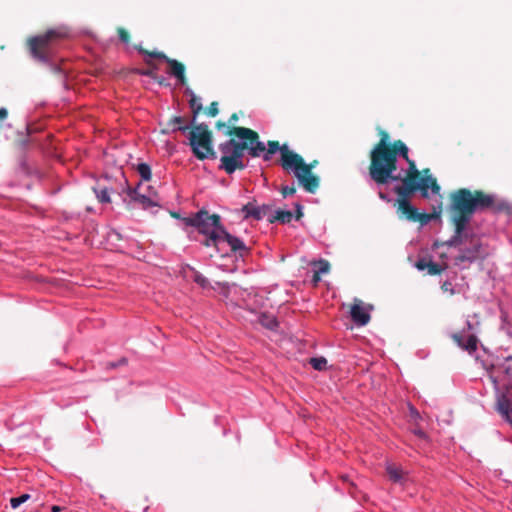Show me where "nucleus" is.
Here are the masks:
<instances>
[{"label":"nucleus","mask_w":512,"mask_h":512,"mask_svg":"<svg viewBox=\"0 0 512 512\" xmlns=\"http://www.w3.org/2000/svg\"><path fill=\"white\" fill-rule=\"evenodd\" d=\"M452 339L459 347L469 352L475 351L477 348V338L474 335L464 336L461 333H454Z\"/></svg>","instance_id":"obj_18"},{"label":"nucleus","mask_w":512,"mask_h":512,"mask_svg":"<svg viewBox=\"0 0 512 512\" xmlns=\"http://www.w3.org/2000/svg\"><path fill=\"white\" fill-rule=\"evenodd\" d=\"M216 127L218 129H222V128H226L227 129L228 126H227V124L225 122H222L221 120H219V121L216 122Z\"/></svg>","instance_id":"obj_41"},{"label":"nucleus","mask_w":512,"mask_h":512,"mask_svg":"<svg viewBox=\"0 0 512 512\" xmlns=\"http://www.w3.org/2000/svg\"><path fill=\"white\" fill-rule=\"evenodd\" d=\"M194 281L199 284L201 287L203 288H206L209 284L208 280L206 277H204L202 274H200L199 272H195L194 273V277H193Z\"/></svg>","instance_id":"obj_33"},{"label":"nucleus","mask_w":512,"mask_h":512,"mask_svg":"<svg viewBox=\"0 0 512 512\" xmlns=\"http://www.w3.org/2000/svg\"><path fill=\"white\" fill-rule=\"evenodd\" d=\"M394 191L398 195L397 213L400 218L406 219L410 222H418L421 225H426L431 220L440 217L441 207H439L438 210L434 209L432 213H421L413 207L409 199L415 192H409L407 195H404L399 191V188H394Z\"/></svg>","instance_id":"obj_8"},{"label":"nucleus","mask_w":512,"mask_h":512,"mask_svg":"<svg viewBox=\"0 0 512 512\" xmlns=\"http://www.w3.org/2000/svg\"><path fill=\"white\" fill-rule=\"evenodd\" d=\"M126 362L125 359H122L120 363L124 364Z\"/></svg>","instance_id":"obj_50"},{"label":"nucleus","mask_w":512,"mask_h":512,"mask_svg":"<svg viewBox=\"0 0 512 512\" xmlns=\"http://www.w3.org/2000/svg\"><path fill=\"white\" fill-rule=\"evenodd\" d=\"M65 36V32L58 29H51L44 34L29 38L27 45L31 55L35 59L46 62L49 58L52 43L55 40L64 38Z\"/></svg>","instance_id":"obj_9"},{"label":"nucleus","mask_w":512,"mask_h":512,"mask_svg":"<svg viewBox=\"0 0 512 512\" xmlns=\"http://www.w3.org/2000/svg\"><path fill=\"white\" fill-rule=\"evenodd\" d=\"M137 171L140 174L141 178L145 181H149L151 179V168L146 163H140L137 166Z\"/></svg>","instance_id":"obj_28"},{"label":"nucleus","mask_w":512,"mask_h":512,"mask_svg":"<svg viewBox=\"0 0 512 512\" xmlns=\"http://www.w3.org/2000/svg\"><path fill=\"white\" fill-rule=\"evenodd\" d=\"M191 125L188 126L185 124V119L181 116H173L166 123L165 127L161 130L163 134H168L170 132L182 131L186 132L190 130Z\"/></svg>","instance_id":"obj_17"},{"label":"nucleus","mask_w":512,"mask_h":512,"mask_svg":"<svg viewBox=\"0 0 512 512\" xmlns=\"http://www.w3.org/2000/svg\"><path fill=\"white\" fill-rule=\"evenodd\" d=\"M411 411H412V414H414L415 416H418V412L416 410H414L413 408H411Z\"/></svg>","instance_id":"obj_48"},{"label":"nucleus","mask_w":512,"mask_h":512,"mask_svg":"<svg viewBox=\"0 0 512 512\" xmlns=\"http://www.w3.org/2000/svg\"><path fill=\"white\" fill-rule=\"evenodd\" d=\"M463 243V235L462 234H455L446 241L444 244L448 247H457Z\"/></svg>","instance_id":"obj_31"},{"label":"nucleus","mask_w":512,"mask_h":512,"mask_svg":"<svg viewBox=\"0 0 512 512\" xmlns=\"http://www.w3.org/2000/svg\"><path fill=\"white\" fill-rule=\"evenodd\" d=\"M471 245L460 251V254L455 258V264L464 262L472 263L481 257L482 244L479 240L472 239Z\"/></svg>","instance_id":"obj_13"},{"label":"nucleus","mask_w":512,"mask_h":512,"mask_svg":"<svg viewBox=\"0 0 512 512\" xmlns=\"http://www.w3.org/2000/svg\"><path fill=\"white\" fill-rule=\"evenodd\" d=\"M262 324L269 329H274L277 326V321L274 318L263 316Z\"/></svg>","instance_id":"obj_36"},{"label":"nucleus","mask_w":512,"mask_h":512,"mask_svg":"<svg viewBox=\"0 0 512 512\" xmlns=\"http://www.w3.org/2000/svg\"><path fill=\"white\" fill-rule=\"evenodd\" d=\"M320 275H321L320 272H316V271L314 272L312 281L315 285L320 281V279H321Z\"/></svg>","instance_id":"obj_40"},{"label":"nucleus","mask_w":512,"mask_h":512,"mask_svg":"<svg viewBox=\"0 0 512 512\" xmlns=\"http://www.w3.org/2000/svg\"><path fill=\"white\" fill-rule=\"evenodd\" d=\"M280 152V164L283 170L293 173L297 178L298 184L306 192L310 194L316 193L320 186V177L313 173V169L318 164L317 160L306 163L303 157L290 150L287 144L280 145L277 140H269L267 142V151L263 155L264 161H270L272 155Z\"/></svg>","instance_id":"obj_2"},{"label":"nucleus","mask_w":512,"mask_h":512,"mask_svg":"<svg viewBox=\"0 0 512 512\" xmlns=\"http://www.w3.org/2000/svg\"><path fill=\"white\" fill-rule=\"evenodd\" d=\"M153 79L156 80L161 85L165 83V79L162 77H158L157 75H156V78H153Z\"/></svg>","instance_id":"obj_45"},{"label":"nucleus","mask_w":512,"mask_h":512,"mask_svg":"<svg viewBox=\"0 0 512 512\" xmlns=\"http://www.w3.org/2000/svg\"><path fill=\"white\" fill-rule=\"evenodd\" d=\"M379 197L383 200H387V197L383 192H379Z\"/></svg>","instance_id":"obj_46"},{"label":"nucleus","mask_w":512,"mask_h":512,"mask_svg":"<svg viewBox=\"0 0 512 512\" xmlns=\"http://www.w3.org/2000/svg\"><path fill=\"white\" fill-rule=\"evenodd\" d=\"M386 471L389 476V479L395 483H400L404 479L403 470L396 465H393V464L387 465Z\"/></svg>","instance_id":"obj_23"},{"label":"nucleus","mask_w":512,"mask_h":512,"mask_svg":"<svg viewBox=\"0 0 512 512\" xmlns=\"http://www.w3.org/2000/svg\"><path fill=\"white\" fill-rule=\"evenodd\" d=\"M309 363L315 370H318V371L325 370L327 367V360L324 357L310 358Z\"/></svg>","instance_id":"obj_27"},{"label":"nucleus","mask_w":512,"mask_h":512,"mask_svg":"<svg viewBox=\"0 0 512 512\" xmlns=\"http://www.w3.org/2000/svg\"><path fill=\"white\" fill-rule=\"evenodd\" d=\"M441 289L443 292H449L451 295L455 293L454 289L452 288V283L449 281L443 282Z\"/></svg>","instance_id":"obj_38"},{"label":"nucleus","mask_w":512,"mask_h":512,"mask_svg":"<svg viewBox=\"0 0 512 512\" xmlns=\"http://www.w3.org/2000/svg\"><path fill=\"white\" fill-rule=\"evenodd\" d=\"M341 479H342L343 482L350 483L353 486V483L349 481V476L348 475H342Z\"/></svg>","instance_id":"obj_44"},{"label":"nucleus","mask_w":512,"mask_h":512,"mask_svg":"<svg viewBox=\"0 0 512 512\" xmlns=\"http://www.w3.org/2000/svg\"><path fill=\"white\" fill-rule=\"evenodd\" d=\"M93 191H94L96 198L98 199L99 202H101V203H110L111 202L110 190L107 187H101L99 185V187H94Z\"/></svg>","instance_id":"obj_25"},{"label":"nucleus","mask_w":512,"mask_h":512,"mask_svg":"<svg viewBox=\"0 0 512 512\" xmlns=\"http://www.w3.org/2000/svg\"><path fill=\"white\" fill-rule=\"evenodd\" d=\"M206 113L210 117H216L219 113L218 102L217 101L211 102V104L209 105V107L206 110Z\"/></svg>","instance_id":"obj_34"},{"label":"nucleus","mask_w":512,"mask_h":512,"mask_svg":"<svg viewBox=\"0 0 512 512\" xmlns=\"http://www.w3.org/2000/svg\"><path fill=\"white\" fill-rule=\"evenodd\" d=\"M295 208H296V211H295V215H293V217H295L296 220H300L303 217V207L301 204L296 203Z\"/></svg>","instance_id":"obj_39"},{"label":"nucleus","mask_w":512,"mask_h":512,"mask_svg":"<svg viewBox=\"0 0 512 512\" xmlns=\"http://www.w3.org/2000/svg\"><path fill=\"white\" fill-rule=\"evenodd\" d=\"M388 151L390 152V157L386 160H381L380 164L370 177L379 186L398 181L400 179V175H395L397 170V156H401L405 160H408L409 157V149L400 139L392 142Z\"/></svg>","instance_id":"obj_6"},{"label":"nucleus","mask_w":512,"mask_h":512,"mask_svg":"<svg viewBox=\"0 0 512 512\" xmlns=\"http://www.w3.org/2000/svg\"><path fill=\"white\" fill-rule=\"evenodd\" d=\"M505 420L512 424V412L510 413V419H505Z\"/></svg>","instance_id":"obj_49"},{"label":"nucleus","mask_w":512,"mask_h":512,"mask_svg":"<svg viewBox=\"0 0 512 512\" xmlns=\"http://www.w3.org/2000/svg\"><path fill=\"white\" fill-rule=\"evenodd\" d=\"M415 434L419 436L420 438H425L426 435L422 430H415Z\"/></svg>","instance_id":"obj_43"},{"label":"nucleus","mask_w":512,"mask_h":512,"mask_svg":"<svg viewBox=\"0 0 512 512\" xmlns=\"http://www.w3.org/2000/svg\"><path fill=\"white\" fill-rule=\"evenodd\" d=\"M220 233L221 241L227 242L232 252H239L241 256L243 255V252H247V247L244 242L238 237L228 233L224 227L220 228Z\"/></svg>","instance_id":"obj_16"},{"label":"nucleus","mask_w":512,"mask_h":512,"mask_svg":"<svg viewBox=\"0 0 512 512\" xmlns=\"http://www.w3.org/2000/svg\"><path fill=\"white\" fill-rule=\"evenodd\" d=\"M350 316L352 321L358 326L367 325L371 319L370 314L365 311L360 300H355L354 304L351 306Z\"/></svg>","instance_id":"obj_15"},{"label":"nucleus","mask_w":512,"mask_h":512,"mask_svg":"<svg viewBox=\"0 0 512 512\" xmlns=\"http://www.w3.org/2000/svg\"><path fill=\"white\" fill-rule=\"evenodd\" d=\"M185 93L191 96V98L189 100V106H190V108L192 110V114H193L192 122H195L196 117L203 110V106L200 102V98H198L191 89L187 88Z\"/></svg>","instance_id":"obj_21"},{"label":"nucleus","mask_w":512,"mask_h":512,"mask_svg":"<svg viewBox=\"0 0 512 512\" xmlns=\"http://www.w3.org/2000/svg\"><path fill=\"white\" fill-rule=\"evenodd\" d=\"M293 218V213L288 210H277L275 214L269 215L268 221L270 223L280 222L282 224L290 223Z\"/></svg>","instance_id":"obj_22"},{"label":"nucleus","mask_w":512,"mask_h":512,"mask_svg":"<svg viewBox=\"0 0 512 512\" xmlns=\"http://www.w3.org/2000/svg\"><path fill=\"white\" fill-rule=\"evenodd\" d=\"M145 63L149 65L150 68L145 70H137V73L140 75L148 76L150 78H156L155 71L157 69V66L154 65L150 59H145Z\"/></svg>","instance_id":"obj_29"},{"label":"nucleus","mask_w":512,"mask_h":512,"mask_svg":"<svg viewBox=\"0 0 512 512\" xmlns=\"http://www.w3.org/2000/svg\"><path fill=\"white\" fill-rule=\"evenodd\" d=\"M415 267L420 271L427 269L429 275H439L444 270V268L439 264L426 260L425 258L419 259L415 263Z\"/></svg>","instance_id":"obj_20"},{"label":"nucleus","mask_w":512,"mask_h":512,"mask_svg":"<svg viewBox=\"0 0 512 512\" xmlns=\"http://www.w3.org/2000/svg\"><path fill=\"white\" fill-rule=\"evenodd\" d=\"M319 269L316 272H320V274L327 273L329 271L330 265L326 260H320L318 262Z\"/></svg>","instance_id":"obj_37"},{"label":"nucleus","mask_w":512,"mask_h":512,"mask_svg":"<svg viewBox=\"0 0 512 512\" xmlns=\"http://www.w3.org/2000/svg\"><path fill=\"white\" fill-rule=\"evenodd\" d=\"M377 130L380 139L370 151V164L368 167L370 177L380 164L381 160H386L390 157V152L388 150L392 144V142H390V135L387 131L381 128H378Z\"/></svg>","instance_id":"obj_11"},{"label":"nucleus","mask_w":512,"mask_h":512,"mask_svg":"<svg viewBox=\"0 0 512 512\" xmlns=\"http://www.w3.org/2000/svg\"><path fill=\"white\" fill-rule=\"evenodd\" d=\"M282 196L286 198L287 196H291L296 193V187L295 185L291 186H282L280 190Z\"/></svg>","instance_id":"obj_35"},{"label":"nucleus","mask_w":512,"mask_h":512,"mask_svg":"<svg viewBox=\"0 0 512 512\" xmlns=\"http://www.w3.org/2000/svg\"><path fill=\"white\" fill-rule=\"evenodd\" d=\"M62 510H63V508L60 506H57V505H54L51 507L52 512H61Z\"/></svg>","instance_id":"obj_42"},{"label":"nucleus","mask_w":512,"mask_h":512,"mask_svg":"<svg viewBox=\"0 0 512 512\" xmlns=\"http://www.w3.org/2000/svg\"><path fill=\"white\" fill-rule=\"evenodd\" d=\"M471 218H467V217H462V216H457V215H452L451 214V222L453 223L454 225V228H455V231L454 233L455 234H462L463 235V232L466 228V225L467 223L470 221Z\"/></svg>","instance_id":"obj_24"},{"label":"nucleus","mask_w":512,"mask_h":512,"mask_svg":"<svg viewBox=\"0 0 512 512\" xmlns=\"http://www.w3.org/2000/svg\"><path fill=\"white\" fill-rule=\"evenodd\" d=\"M31 498L30 494H22L19 497H13L10 499V504L13 509L18 508L22 503H25Z\"/></svg>","instance_id":"obj_30"},{"label":"nucleus","mask_w":512,"mask_h":512,"mask_svg":"<svg viewBox=\"0 0 512 512\" xmlns=\"http://www.w3.org/2000/svg\"><path fill=\"white\" fill-rule=\"evenodd\" d=\"M189 146L193 155L200 161L216 159L217 154L213 148V133L205 123H191L188 132Z\"/></svg>","instance_id":"obj_7"},{"label":"nucleus","mask_w":512,"mask_h":512,"mask_svg":"<svg viewBox=\"0 0 512 512\" xmlns=\"http://www.w3.org/2000/svg\"><path fill=\"white\" fill-rule=\"evenodd\" d=\"M408 164V169L403 178L400 177L398 181H401L402 184L396 186L395 188H399V191L402 194H406L409 192H417L420 191L422 197L427 198L429 196L428 190L431 189L433 193L438 194L440 192V186L437 183L436 178L430 175V170L428 168L424 169L420 172L417 169L416 163L414 160L408 157L406 160Z\"/></svg>","instance_id":"obj_5"},{"label":"nucleus","mask_w":512,"mask_h":512,"mask_svg":"<svg viewBox=\"0 0 512 512\" xmlns=\"http://www.w3.org/2000/svg\"><path fill=\"white\" fill-rule=\"evenodd\" d=\"M272 207L273 205L271 204L256 206L253 202H249L242 207L241 211L244 214V219L253 218L255 220H261L270 215Z\"/></svg>","instance_id":"obj_14"},{"label":"nucleus","mask_w":512,"mask_h":512,"mask_svg":"<svg viewBox=\"0 0 512 512\" xmlns=\"http://www.w3.org/2000/svg\"><path fill=\"white\" fill-rule=\"evenodd\" d=\"M487 373L495 390L496 410L504 419H510L512 412V358H507L504 364L492 366Z\"/></svg>","instance_id":"obj_4"},{"label":"nucleus","mask_w":512,"mask_h":512,"mask_svg":"<svg viewBox=\"0 0 512 512\" xmlns=\"http://www.w3.org/2000/svg\"><path fill=\"white\" fill-rule=\"evenodd\" d=\"M185 223L189 226L196 227L202 234H210L212 231L220 232V228H223L220 216L218 214L210 215L208 211L204 209L185 218Z\"/></svg>","instance_id":"obj_10"},{"label":"nucleus","mask_w":512,"mask_h":512,"mask_svg":"<svg viewBox=\"0 0 512 512\" xmlns=\"http://www.w3.org/2000/svg\"><path fill=\"white\" fill-rule=\"evenodd\" d=\"M449 210L452 215L471 218L476 211L492 209L504 211L508 205L504 202H496L494 195L487 194L482 190L471 191L467 188H460L450 193Z\"/></svg>","instance_id":"obj_3"},{"label":"nucleus","mask_w":512,"mask_h":512,"mask_svg":"<svg viewBox=\"0 0 512 512\" xmlns=\"http://www.w3.org/2000/svg\"><path fill=\"white\" fill-rule=\"evenodd\" d=\"M127 194L131 200L141 205L143 209L158 206V202L151 197L139 193L136 189L127 188Z\"/></svg>","instance_id":"obj_19"},{"label":"nucleus","mask_w":512,"mask_h":512,"mask_svg":"<svg viewBox=\"0 0 512 512\" xmlns=\"http://www.w3.org/2000/svg\"><path fill=\"white\" fill-rule=\"evenodd\" d=\"M117 33H118V36H119V39L123 42V43H129L130 42V34L129 32L123 28V27H118L117 28Z\"/></svg>","instance_id":"obj_32"},{"label":"nucleus","mask_w":512,"mask_h":512,"mask_svg":"<svg viewBox=\"0 0 512 512\" xmlns=\"http://www.w3.org/2000/svg\"><path fill=\"white\" fill-rule=\"evenodd\" d=\"M171 215H172L174 218H179V214H178V213L173 212V213H171Z\"/></svg>","instance_id":"obj_47"},{"label":"nucleus","mask_w":512,"mask_h":512,"mask_svg":"<svg viewBox=\"0 0 512 512\" xmlns=\"http://www.w3.org/2000/svg\"><path fill=\"white\" fill-rule=\"evenodd\" d=\"M238 119L237 113H233L229 117L225 135L231 138L220 143L218 147L222 153L219 169L225 171L228 175L246 168V164L243 162L245 151L253 158L263 157L267 151L266 145L260 140L258 132L251 128L234 126Z\"/></svg>","instance_id":"obj_1"},{"label":"nucleus","mask_w":512,"mask_h":512,"mask_svg":"<svg viewBox=\"0 0 512 512\" xmlns=\"http://www.w3.org/2000/svg\"><path fill=\"white\" fill-rule=\"evenodd\" d=\"M208 238L205 239L203 245L209 247L211 245L217 247V245L221 242V233L219 231H212L210 234H207Z\"/></svg>","instance_id":"obj_26"},{"label":"nucleus","mask_w":512,"mask_h":512,"mask_svg":"<svg viewBox=\"0 0 512 512\" xmlns=\"http://www.w3.org/2000/svg\"><path fill=\"white\" fill-rule=\"evenodd\" d=\"M135 49L139 53L147 55L150 58H156V59H161V60L165 61L169 66L168 73L171 76L175 77L181 84H183V85L186 84V82H187V78L185 75L186 68L183 63H181L180 61H178L176 59L168 57L165 53H163L161 51L146 50L141 45H135Z\"/></svg>","instance_id":"obj_12"}]
</instances>
